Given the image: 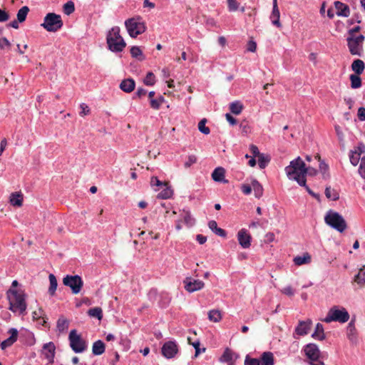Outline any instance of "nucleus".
<instances>
[{"instance_id":"1","label":"nucleus","mask_w":365,"mask_h":365,"mask_svg":"<svg viewBox=\"0 0 365 365\" xmlns=\"http://www.w3.org/2000/svg\"><path fill=\"white\" fill-rule=\"evenodd\" d=\"M120 31L118 26H113L108 31L106 35L108 48L114 53L123 51L126 46V43L120 36Z\"/></svg>"},{"instance_id":"2","label":"nucleus","mask_w":365,"mask_h":365,"mask_svg":"<svg viewBox=\"0 0 365 365\" xmlns=\"http://www.w3.org/2000/svg\"><path fill=\"white\" fill-rule=\"evenodd\" d=\"M6 294L9 302V309L13 312L22 314L26 309L23 292L10 289Z\"/></svg>"},{"instance_id":"3","label":"nucleus","mask_w":365,"mask_h":365,"mask_svg":"<svg viewBox=\"0 0 365 365\" xmlns=\"http://www.w3.org/2000/svg\"><path fill=\"white\" fill-rule=\"evenodd\" d=\"M125 26L128 34L132 38H136L146 31L145 24L140 16L127 19L125 21Z\"/></svg>"},{"instance_id":"4","label":"nucleus","mask_w":365,"mask_h":365,"mask_svg":"<svg viewBox=\"0 0 365 365\" xmlns=\"http://www.w3.org/2000/svg\"><path fill=\"white\" fill-rule=\"evenodd\" d=\"M324 220L329 226L339 232H343L346 229L347 225L345 220L337 212L331 210H329L324 217Z\"/></svg>"},{"instance_id":"5","label":"nucleus","mask_w":365,"mask_h":365,"mask_svg":"<svg viewBox=\"0 0 365 365\" xmlns=\"http://www.w3.org/2000/svg\"><path fill=\"white\" fill-rule=\"evenodd\" d=\"M284 170L289 179H292L297 175H302L307 174L309 170L306 167V164L300 157H297L292 160Z\"/></svg>"},{"instance_id":"6","label":"nucleus","mask_w":365,"mask_h":365,"mask_svg":"<svg viewBox=\"0 0 365 365\" xmlns=\"http://www.w3.org/2000/svg\"><path fill=\"white\" fill-rule=\"evenodd\" d=\"M349 319V314L345 308L339 309L338 307L334 306L327 313V315L324 319L326 323L331 322H339L340 323H345Z\"/></svg>"},{"instance_id":"7","label":"nucleus","mask_w":365,"mask_h":365,"mask_svg":"<svg viewBox=\"0 0 365 365\" xmlns=\"http://www.w3.org/2000/svg\"><path fill=\"white\" fill-rule=\"evenodd\" d=\"M63 284L69 287L73 294H77L80 293L83 288V281L81 277L78 274H67L63 279Z\"/></svg>"},{"instance_id":"8","label":"nucleus","mask_w":365,"mask_h":365,"mask_svg":"<svg viewBox=\"0 0 365 365\" xmlns=\"http://www.w3.org/2000/svg\"><path fill=\"white\" fill-rule=\"evenodd\" d=\"M69 344L71 349L75 353L83 352L87 346L86 341L78 334L76 329H72L68 335Z\"/></svg>"},{"instance_id":"9","label":"nucleus","mask_w":365,"mask_h":365,"mask_svg":"<svg viewBox=\"0 0 365 365\" xmlns=\"http://www.w3.org/2000/svg\"><path fill=\"white\" fill-rule=\"evenodd\" d=\"M63 24L60 15L47 13V31L56 32L62 28Z\"/></svg>"},{"instance_id":"10","label":"nucleus","mask_w":365,"mask_h":365,"mask_svg":"<svg viewBox=\"0 0 365 365\" xmlns=\"http://www.w3.org/2000/svg\"><path fill=\"white\" fill-rule=\"evenodd\" d=\"M178 351V347L175 341H168L164 343L161 348V352L166 359L175 357Z\"/></svg>"},{"instance_id":"11","label":"nucleus","mask_w":365,"mask_h":365,"mask_svg":"<svg viewBox=\"0 0 365 365\" xmlns=\"http://www.w3.org/2000/svg\"><path fill=\"white\" fill-rule=\"evenodd\" d=\"M183 283L185 290L190 293L200 290L205 286V283L202 281L200 279H192L190 277L185 278Z\"/></svg>"},{"instance_id":"12","label":"nucleus","mask_w":365,"mask_h":365,"mask_svg":"<svg viewBox=\"0 0 365 365\" xmlns=\"http://www.w3.org/2000/svg\"><path fill=\"white\" fill-rule=\"evenodd\" d=\"M306 356L312 361H317L320 357V350L315 344H307L304 349Z\"/></svg>"},{"instance_id":"13","label":"nucleus","mask_w":365,"mask_h":365,"mask_svg":"<svg viewBox=\"0 0 365 365\" xmlns=\"http://www.w3.org/2000/svg\"><path fill=\"white\" fill-rule=\"evenodd\" d=\"M347 46L351 55L361 56L363 53V46L360 44L354 36H348L346 38Z\"/></svg>"},{"instance_id":"14","label":"nucleus","mask_w":365,"mask_h":365,"mask_svg":"<svg viewBox=\"0 0 365 365\" xmlns=\"http://www.w3.org/2000/svg\"><path fill=\"white\" fill-rule=\"evenodd\" d=\"M29 12V8L27 6H22L17 12L16 20L10 22L9 26L16 29H19V24L26 21Z\"/></svg>"},{"instance_id":"15","label":"nucleus","mask_w":365,"mask_h":365,"mask_svg":"<svg viewBox=\"0 0 365 365\" xmlns=\"http://www.w3.org/2000/svg\"><path fill=\"white\" fill-rule=\"evenodd\" d=\"M251 235L247 232L245 229H241L237 233V240L240 245L244 248L247 249L251 245Z\"/></svg>"},{"instance_id":"16","label":"nucleus","mask_w":365,"mask_h":365,"mask_svg":"<svg viewBox=\"0 0 365 365\" xmlns=\"http://www.w3.org/2000/svg\"><path fill=\"white\" fill-rule=\"evenodd\" d=\"M237 358L238 354L235 353L230 349L226 348L221 356L220 361L221 362L227 363V365H235Z\"/></svg>"},{"instance_id":"17","label":"nucleus","mask_w":365,"mask_h":365,"mask_svg":"<svg viewBox=\"0 0 365 365\" xmlns=\"http://www.w3.org/2000/svg\"><path fill=\"white\" fill-rule=\"evenodd\" d=\"M312 321L308 319L307 321H300L295 328V332L299 336H304L309 333L311 329Z\"/></svg>"},{"instance_id":"18","label":"nucleus","mask_w":365,"mask_h":365,"mask_svg":"<svg viewBox=\"0 0 365 365\" xmlns=\"http://www.w3.org/2000/svg\"><path fill=\"white\" fill-rule=\"evenodd\" d=\"M335 9L336 10V14L338 16L348 17L350 14V9L348 5L341 2H334Z\"/></svg>"},{"instance_id":"19","label":"nucleus","mask_w":365,"mask_h":365,"mask_svg":"<svg viewBox=\"0 0 365 365\" xmlns=\"http://www.w3.org/2000/svg\"><path fill=\"white\" fill-rule=\"evenodd\" d=\"M225 168H223L222 167H217L213 170L212 173V178L214 181L217 182L227 183L228 180L225 179Z\"/></svg>"},{"instance_id":"20","label":"nucleus","mask_w":365,"mask_h":365,"mask_svg":"<svg viewBox=\"0 0 365 365\" xmlns=\"http://www.w3.org/2000/svg\"><path fill=\"white\" fill-rule=\"evenodd\" d=\"M346 336L352 343H355L357 340L356 329L355 327L354 319H351L350 322L348 324L346 328Z\"/></svg>"},{"instance_id":"21","label":"nucleus","mask_w":365,"mask_h":365,"mask_svg":"<svg viewBox=\"0 0 365 365\" xmlns=\"http://www.w3.org/2000/svg\"><path fill=\"white\" fill-rule=\"evenodd\" d=\"M135 82L133 78H126L121 81L120 88L125 92L130 93L135 89Z\"/></svg>"},{"instance_id":"22","label":"nucleus","mask_w":365,"mask_h":365,"mask_svg":"<svg viewBox=\"0 0 365 365\" xmlns=\"http://www.w3.org/2000/svg\"><path fill=\"white\" fill-rule=\"evenodd\" d=\"M24 196L21 192H12L9 197V202L14 207H21L23 205Z\"/></svg>"},{"instance_id":"23","label":"nucleus","mask_w":365,"mask_h":365,"mask_svg":"<svg viewBox=\"0 0 365 365\" xmlns=\"http://www.w3.org/2000/svg\"><path fill=\"white\" fill-rule=\"evenodd\" d=\"M260 365H274V358L271 351H264L261 354Z\"/></svg>"},{"instance_id":"24","label":"nucleus","mask_w":365,"mask_h":365,"mask_svg":"<svg viewBox=\"0 0 365 365\" xmlns=\"http://www.w3.org/2000/svg\"><path fill=\"white\" fill-rule=\"evenodd\" d=\"M106 346L105 344L101 340L96 341L92 346V353L93 355L98 356L101 355L105 352Z\"/></svg>"},{"instance_id":"25","label":"nucleus","mask_w":365,"mask_h":365,"mask_svg":"<svg viewBox=\"0 0 365 365\" xmlns=\"http://www.w3.org/2000/svg\"><path fill=\"white\" fill-rule=\"evenodd\" d=\"M365 68V64L361 59H355L351 64V70L356 75H361Z\"/></svg>"},{"instance_id":"26","label":"nucleus","mask_w":365,"mask_h":365,"mask_svg":"<svg viewBox=\"0 0 365 365\" xmlns=\"http://www.w3.org/2000/svg\"><path fill=\"white\" fill-rule=\"evenodd\" d=\"M280 12L278 7H272V11L270 15V19L273 25L278 28L282 27V24L279 21Z\"/></svg>"},{"instance_id":"27","label":"nucleus","mask_w":365,"mask_h":365,"mask_svg":"<svg viewBox=\"0 0 365 365\" xmlns=\"http://www.w3.org/2000/svg\"><path fill=\"white\" fill-rule=\"evenodd\" d=\"M312 336L314 339L319 340V341H322L325 339L324 327L321 323L317 324L314 332L312 334Z\"/></svg>"},{"instance_id":"28","label":"nucleus","mask_w":365,"mask_h":365,"mask_svg":"<svg viewBox=\"0 0 365 365\" xmlns=\"http://www.w3.org/2000/svg\"><path fill=\"white\" fill-rule=\"evenodd\" d=\"M48 279L50 285L48 292L50 295L54 296L58 287L56 277L53 274H49Z\"/></svg>"},{"instance_id":"29","label":"nucleus","mask_w":365,"mask_h":365,"mask_svg":"<svg viewBox=\"0 0 365 365\" xmlns=\"http://www.w3.org/2000/svg\"><path fill=\"white\" fill-rule=\"evenodd\" d=\"M252 187L255 192V196L257 198H260L263 195L262 185L256 179L252 180Z\"/></svg>"},{"instance_id":"30","label":"nucleus","mask_w":365,"mask_h":365,"mask_svg":"<svg viewBox=\"0 0 365 365\" xmlns=\"http://www.w3.org/2000/svg\"><path fill=\"white\" fill-rule=\"evenodd\" d=\"M311 262V256L309 253L304 254L303 256H297L294 258V262L296 265H302Z\"/></svg>"},{"instance_id":"31","label":"nucleus","mask_w":365,"mask_h":365,"mask_svg":"<svg viewBox=\"0 0 365 365\" xmlns=\"http://www.w3.org/2000/svg\"><path fill=\"white\" fill-rule=\"evenodd\" d=\"M354 281L361 287L365 284V267L359 270L354 276Z\"/></svg>"},{"instance_id":"32","label":"nucleus","mask_w":365,"mask_h":365,"mask_svg":"<svg viewBox=\"0 0 365 365\" xmlns=\"http://www.w3.org/2000/svg\"><path fill=\"white\" fill-rule=\"evenodd\" d=\"M230 110L235 115H239L243 110V105L240 101H236L230 104Z\"/></svg>"},{"instance_id":"33","label":"nucleus","mask_w":365,"mask_h":365,"mask_svg":"<svg viewBox=\"0 0 365 365\" xmlns=\"http://www.w3.org/2000/svg\"><path fill=\"white\" fill-rule=\"evenodd\" d=\"M130 55L133 58H137L139 61H143L145 58L143 54L142 50L139 46H133L130 48Z\"/></svg>"},{"instance_id":"34","label":"nucleus","mask_w":365,"mask_h":365,"mask_svg":"<svg viewBox=\"0 0 365 365\" xmlns=\"http://www.w3.org/2000/svg\"><path fill=\"white\" fill-rule=\"evenodd\" d=\"M351 81V88L353 89L359 88L361 86V78L359 75L351 74L349 76Z\"/></svg>"},{"instance_id":"35","label":"nucleus","mask_w":365,"mask_h":365,"mask_svg":"<svg viewBox=\"0 0 365 365\" xmlns=\"http://www.w3.org/2000/svg\"><path fill=\"white\" fill-rule=\"evenodd\" d=\"M325 195L328 199L336 201L339 199V194L334 189H331V187H327L325 189Z\"/></svg>"},{"instance_id":"36","label":"nucleus","mask_w":365,"mask_h":365,"mask_svg":"<svg viewBox=\"0 0 365 365\" xmlns=\"http://www.w3.org/2000/svg\"><path fill=\"white\" fill-rule=\"evenodd\" d=\"M55 346L53 342L47 343V362L48 364L53 363Z\"/></svg>"},{"instance_id":"37","label":"nucleus","mask_w":365,"mask_h":365,"mask_svg":"<svg viewBox=\"0 0 365 365\" xmlns=\"http://www.w3.org/2000/svg\"><path fill=\"white\" fill-rule=\"evenodd\" d=\"M165 187V188H164L158 194L157 197L158 199H169L172 197L173 194V190L167 185Z\"/></svg>"},{"instance_id":"38","label":"nucleus","mask_w":365,"mask_h":365,"mask_svg":"<svg viewBox=\"0 0 365 365\" xmlns=\"http://www.w3.org/2000/svg\"><path fill=\"white\" fill-rule=\"evenodd\" d=\"M88 316L91 317H96L101 320L103 318V311L101 307H93L89 309L88 311Z\"/></svg>"},{"instance_id":"39","label":"nucleus","mask_w":365,"mask_h":365,"mask_svg":"<svg viewBox=\"0 0 365 365\" xmlns=\"http://www.w3.org/2000/svg\"><path fill=\"white\" fill-rule=\"evenodd\" d=\"M208 319L214 322H218L222 319L221 313L217 309H212L208 312Z\"/></svg>"},{"instance_id":"40","label":"nucleus","mask_w":365,"mask_h":365,"mask_svg":"<svg viewBox=\"0 0 365 365\" xmlns=\"http://www.w3.org/2000/svg\"><path fill=\"white\" fill-rule=\"evenodd\" d=\"M68 325L69 322L63 317L59 318L57 321V329L60 332L66 331L68 328Z\"/></svg>"},{"instance_id":"41","label":"nucleus","mask_w":365,"mask_h":365,"mask_svg":"<svg viewBox=\"0 0 365 365\" xmlns=\"http://www.w3.org/2000/svg\"><path fill=\"white\" fill-rule=\"evenodd\" d=\"M319 170L322 174V178L324 179H328L330 177L329 173V165L324 161L322 160L319 163Z\"/></svg>"},{"instance_id":"42","label":"nucleus","mask_w":365,"mask_h":365,"mask_svg":"<svg viewBox=\"0 0 365 365\" xmlns=\"http://www.w3.org/2000/svg\"><path fill=\"white\" fill-rule=\"evenodd\" d=\"M270 161V157L269 155H264L261 153L258 156V165L261 169L264 168Z\"/></svg>"},{"instance_id":"43","label":"nucleus","mask_w":365,"mask_h":365,"mask_svg":"<svg viewBox=\"0 0 365 365\" xmlns=\"http://www.w3.org/2000/svg\"><path fill=\"white\" fill-rule=\"evenodd\" d=\"M349 158L350 163L353 166H356L359 164V160L361 159L360 155L356 154V151H352L351 150L349 151Z\"/></svg>"},{"instance_id":"44","label":"nucleus","mask_w":365,"mask_h":365,"mask_svg":"<svg viewBox=\"0 0 365 365\" xmlns=\"http://www.w3.org/2000/svg\"><path fill=\"white\" fill-rule=\"evenodd\" d=\"M164 101L165 98L163 96H160L156 99L151 98V100L150 101V107L155 110H158Z\"/></svg>"},{"instance_id":"45","label":"nucleus","mask_w":365,"mask_h":365,"mask_svg":"<svg viewBox=\"0 0 365 365\" xmlns=\"http://www.w3.org/2000/svg\"><path fill=\"white\" fill-rule=\"evenodd\" d=\"M63 10L65 14L70 15L75 11V5L72 1H67L63 6Z\"/></svg>"},{"instance_id":"46","label":"nucleus","mask_w":365,"mask_h":365,"mask_svg":"<svg viewBox=\"0 0 365 365\" xmlns=\"http://www.w3.org/2000/svg\"><path fill=\"white\" fill-rule=\"evenodd\" d=\"M160 300L158 302V304L160 307H166L170 302V297L168 296L167 293H161L160 295Z\"/></svg>"},{"instance_id":"47","label":"nucleus","mask_w":365,"mask_h":365,"mask_svg":"<svg viewBox=\"0 0 365 365\" xmlns=\"http://www.w3.org/2000/svg\"><path fill=\"white\" fill-rule=\"evenodd\" d=\"M206 123L207 120L205 118L202 119L198 123V129L202 133L208 135L210 133V130L205 125Z\"/></svg>"},{"instance_id":"48","label":"nucleus","mask_w":365,"mask_h":365,"mask_svg":"<svg viewBox=\"0 0 365 365\" xmlns=\"http://www.w3.org/2000/svg\"><path fill=\"white\" fill-rule=\"evenodd\" d=\"M187 340L189 341V344H192V346L195 348V356H197L201 351H202V352L205 351V348L200 349V343L199 340H196V341L192 342L190 337H188Z\"/></svg>"},{"instance_id":"49","label":"nucleus","mask_w":365,"mask_h":365,"mask_svg":"<svg viewBox=\"0 0 365 365\" xmlns=\"http://www.w3.org/2000/svg\"><path fill=\"white\" fill-rule=\"evenodd\" d=\"M306 175L307 174H304L302 175H297L294 176V178H292L291 180L296 181L299 184V185L304 187L306 188V186H307L306 183Z\"/></svg>"},{"instance_id":"50","label":"nucleus","mask_w":365,"mask_h":365,"mask_svg":"<svg viewBox=\"0 0 365 365\" xmlns=\"http://www.w3.org/2000/svg\"><path fill=\"white\" fill-rule=\"evenodd\" d=\"M155 75L152 72H148L143 82L146 86H153L155 83Z\"/></svg>"},{"instance_id":"51","label":"nucleus","mask_w":365,"mask_h":365,"mask_svg":"<svg viewBox=\"0 0 365 365\" xmlns=\"http://www.w3.org/2000/svg\"><path fill=\"white\" fill-rule=\"evenodd\" d=\"M184 222L188 226H192L195 223V219L192 217L190 212H185L183 216Z\"/></svg>"},{"instance_id":"52","label":"nucleus","mask_w":365,"mask_h":365,"mask_svg":"<svg viewBox=\"0 0 365 365\" xmlns=\"http://www.w3.org/2000/svg\"><path fill=\"white\" fill-rule=\"evenodd\" d=\"M245 365H260V361L256 358H252L249 355L245 356Z\"/></svg>"},{"instance_id":"53","label":"nucleus","mask_w":365,"mask_h":365,"mask_svg":"<svg viewBox=\"0 0 365 365\" xmlns=\"http://www.w3.org/2000/svg\"><path fill=\"white\" fill-rule=\"evenodd\" d=\"M227 7L230 11H236L239 9V3L237 0H227Z\"/></svg>"},{"instance_id":"54","label":"nucleus","mask_w":365,"mask_h":365,"mask_svg":"<svg viewBox=\"0 0 365 365\" xmlns=\"http://www.w3.org/2000/svg\"><path fill=\"white\" fill-rule=\"evenodd\" d=\"M352 151H356V154L361 155L365 153V144L363 142H359L358 145L354 147Z\"/></svg>"},{"instance_id":"55","label":"nucleus","mask_w":365,"mask_h":365,"mask_svg":"<svg viewBox=\"0 0 365 365\" xmlns=\"http://www.w3.org/2000/svg\"><path fill=\"white\" fill-rule=\"evenodd\" d=\"M358 171L360 176L363 179H365V156L362 157L361 159V163Z\"/></svg>"},{"instance_id":"56","label":"nucleus","mask_w":365,"mask_h":365,"mask_svg":"<svg viewBox=\"0 0 365 365\" xmlns=\"http://www.w3.org/2000/svg\"><path fill=\"white\" fill-rule=\"evenodd\" d=\"M196 161L197 158L194 155H189L187 160L185 162L184 165L185 168H189L192 164L195 163Z\"/></svg>"},{"instance_id":"57","label":"nucleus","mask_w":365,"mask_h":365,"mask_svg":"<svg viewBox=\"0 0 365 365\" xmlns=\"http://www.w3.org/2000/svg\"><path fill=\"white\" fill-rule=\"evenodd\" d=\"M11 43L6 37L0 38V49H4L5 48H10Z\"/></svg>"},{"instance_id":"58","label":"nucleus","mask_w":365,"mask_h":365,"mask_svg":"<svg viewBox=\"0 0 365 365\" xmlns=\"http://www.w3.org/2000/svg\"><path fill=\"white\" fill-rule=\"evenodd\" d=\"M80 108L81 109V111L79 113L81 116H84V115L89 114L90 109L86 103H81L80 105Z\"/></svg>"},{"instance_id":"59","label":"nucleus","mask_w":365,"mask_h":365,"mask_svg":"<svg viewBox=\"0 0 365 365\" xmlns=\"http://www.w3.org/2000/svg\"><path fill=\"white\" fill-rule=\"evenodd\" d=\"M281 292L289 297H292L294 294V291L291 286L284 287Z\"/></svg>"},{"instance_id":"60","label":"nucleus","mask_w":365,"mask_h":365,"mask_svg":"<svg viewBox=\"0 0 365 365\" xmlns=\"http://www.w3.org/2000/svg\"><path fill=\"white\" fill-rule=\"evenodd\" d=\"M150 185H151V186H161V185L166 186V183H163L155 176H153L151 178Z\"/></svg>"},{"instance_id":"61","label":"nucleus","mask_w":365,"mask_h":365,"mask_svg":"<svg viewBox=\"0 0 365 365\" xmlns=\"http://www.w3.org/2000/svg\"><path fill=\"white\" fill-rule=\"evenodd\" d=\"M11 336L8 338L9 341H11L12 344H14L16 339L18 336V331L16 329H10Z\"/></svg>"},{"instance_id":"62","label":"nucleus","mask_w":365,"mask_h":365,"mask_svg":"<svg viewBox=\"0 0 365 365\" xmlns=\"http://www.w3.org/2000/svg\"><path fill=\"white\" fill-rule=\"evenodd\" d=\"M252 184H243L241 186V190L245 195H250L252 192Z\"/></svg>"},{"instance_id":"63","label":"nucleus","mask_w":365,"mask_h":365,"mask_svg":"<svg viewBox=\"0 0 365 365\" xmlns=\"http://www.w3.org/2000/svg\"><path fill=\"white\" fill-rule=\"evenodd\" d=\"M250 150L253 155V157H258L261 154L257 146L254 144L250 145Z\"/></svg>"},{"instance_id":"64","label":"nucleus","mask_w":365,"mask_h":365,"mask_svg":"<svg viewBox=\"0 0 365 365\" xmlns=\"http://www.w3.org/2000/svg\"><path fill=\"white\" fill-rule=\"evenodd\" d=\"M358 118L361 121L365 120V108L360 107L358 110Z\"/></svg>"}]
</instances>
